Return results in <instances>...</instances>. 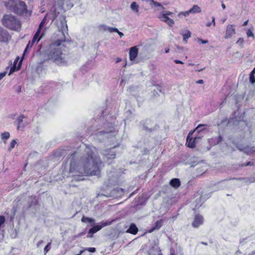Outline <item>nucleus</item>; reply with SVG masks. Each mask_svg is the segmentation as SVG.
I'll return each mask as SVG.
<instances>
[{
  "instance_id": "20e7f679",
  "label": "nucleus",
  "mask_w": 255,
  "mask_h": 255,
  "mask_svg": "<svg viewBox=\"0 0 255 255\" xmlns=\"http://www.w3.org/2000/svg\"><path fill=\"white\" fill-rule=\"evenodd\" d=\"M1 21L5 27L11 30L19 31L20 29V21L16 16L11 14L4 15Z\"/></svg>"
},
{
  "instance_id": "680f3d73",
  "label": "nucleus",
  "mask_w": 255,
  "mask_h": 255,
  "mask_svg": "<svg viewBox=\"0 0 255 255\" xmlns=\"http://www.w3.org/2000/svg\"><path fill=\"white\" fill-rule=\"evenodd\" d=\"M169 51V49L167 48L165 49V53H167Z\"/></svg>"
},
{
  "instance_id": "ea45409f",
  "label": "nucleus",
  "mask_w": 255,
  "mask_h": 255,
  "mask_svg": "<svg viewBox=\"0 0 255 255\" xmlns=\"http://www.w3.org/2000/svg\"><path fill=\"white\" fill-rule=\"evenodd\" d=\"M253 164H254V162H252L251 161H249V162H247L246 164H242V166H251V165H253Z\"/></svg>"
},
{
  "instance_id": "09e8293b",
  "label": "nucleus",
  "mask_w": 255,
  "mask_h": 255,
  "mask_svg": "<svg viewBox=\"0 0 255 255\" xmlns=\"http://www.w3.org/2000/svg\"><path fill=\"white\" fill-rule=\"evenodd\" d=\"M212 22L213 23L214 26H215V17H214V16H213L212 17Z\"/></svg>"
},
{
  "instance_id": "4d7b16f0",
  "label": "nucleus",
  "mask_w": 255,
  "mask_h": 255,
  "mask_svg": "<svg viewBox=\"0 0 255 255\" xmlns=\"http://www.w3.org/2000/svg\"><path fill=\"white\" fill-rule=\"evenodd\" d=\"M212 24V22H208L207 24H206V26H208V27H209L211 26Z\"/></svg>"
},
{
  "instance_id": "393cba45",
  "label": "nucleus",
  "mask_w": 255,
  "mask_h": 255,
  "mask_svg": "<svg viewBox=\"0 0 255 255\" xmlns=\"http://www.w3.org/2000/svg\"><path fill=\"white\" fill-rule=\"evenodd\" d=\"M105 30L108 31L110 33L112 32H119V30L118 28L116 27H111L109 26H107L106 28H105Z\"/></svg>"
},
{
  "instance_id": "5fc2aeb1",
  "label": "nucleus",
  "mask_w": 255,
  "mask_h": 255,
  "mask_svg": "<svg viewBox=\"0 0 255 255\" xmlns=\"http://www.w3.org/2000/svg\"><path fill=\"white\" fill-rule=\"evenodd\" d=\"M221 6H222V8H223V9H225L226 8V5H225V4H224V3H223L222 4Z\"/></svg>"
},
{
  "instance_id": "7ed1b4c3",
  "label": "nucleus",
  "mask_w": 255,
  "mask_h": 255,
  "mask_svg": "<svg viewBox=\"0 0 255 255\" xmlns=\"http://www.w3.org/2000/svg\"><path fill=\"white\" fill-rule=\"evenodd\" d=\"M4 5L7 9L19 15L27 13L25 3L20 0H8L4 2Z\"/></svg>"
},
{
  "instance_id": "a19ab883",
  "label": "nucleus",
  "mask_w": 255,
  "mask_h": 255,
  "mask_svg": "<svg viewBox=\"0 0 255 255\" xmlns=\"http://www.w3.org/2000/svg\"><path fill=\"white\" fill-rule=\"evenodd\" d=\"M87 250L90 252L94 253L96 251V249L95 248H89L87 249Z\"/></svg>"
},
{
  "instance_id": "bb28decb",
  "label": "nucleus",
  "mask_w": 255,
  "mask_h": 255,
  "mask_svg": "<svg viewBox=\"0 0 255 255\" xmlns=\"http://www.w3.org/2000/svg\"><path fill=\"white\" fill-rule=\"evenodd\" d=\"M151 3L154 5L155 7H160L162 9H164V7L160 3L154 1V0L150 1Z\"/></svg>"
},
{
  "instance_id": "f8f14e48",
  "label": "nucleus",
  "mask_w": 255,
  "mask_h": 255,
  "mask_svg": "<svg viewBox=\"0 0 255 255\" xmlns=\"http://www.w3.org/2000/svg\"><path fill=\"white\" fill-rule=\"evenodd\" d=\"M107 223L105 222L101 223V225H97L93 227L89 231L88 233L89 234H93L96 233L97 232L100 231L103 227H105L107 225Z\"/></svg>"
},
{
  "instance_id": "a211bd4d",
  "label": "nucleus",
  "mask_w": 255,
  "mask_h": 255,
  "mask_svg": "<svg viewBox=\"0 0 255 255\" xmlns=\"http://www.w3.org/2000/svg\"><path fill=\"white\" fill-rule=\"evenodd\" d=\"M201 11V8L197 5H194L193 7L189 10V12L193 13H200Z\"/></svg>"
},
{
  "instance_id": "ddd939ff",
  "label": "nucleus",
  "mask_w": 255,
  "mask_h": 255,
  "mask_svg": "<svg viewBox=\"0 0 255 255\" xmlns=\"http://www.w3.org/2000/svg\"><path fill=\"white\" fill-rule=\"evenodd\" d=\"M43 35L44 34L43 33L41 34V30H40V29H37L36 32L35 33L33 37V42H35L36 41L37 42L39 41L43 36Z\"/></svg>"
},
{
  "instance_id": "8fccbe9b",
  "label": "nucleus",
  "mask_w": 255,
  "mask_h": 255,
  "mask_svg": "<svg viewBox=\"0 0 255 255\" xmlns=\"http://www.w3.org/2000/svg\"><path fill=\"white\" fill-rule=\"evenodd\" d=\"M196 82L197 84H203L204 83V81L202 79H200V80L197 81Z\"/></svg>"
},
{
  "instance_id": "c756f323",
  "label": "nucleus",
  "mask_w": 255,
  "mask_h": 255,
  "mask_svg": "<svg viewBox=\"0 0 255 255\" xmlns=\"http://www.w3.org/2000/svg\"><path fill=\"white\" fill-rule=\"evenodd\" d=\"M247 35L248 37H252L253 39L255 38L254 34L252 31V30L250 29H248L247 32Z\"/></svg>"
},
{
  "instance_id": "774afa93",
  "label": "nucleus",
  "mask_w": 255,
  "mask_h": 255,
  "mask_svg": "<svg viewBox=\"0 0 255 255\" xmlns=\"http://www.w3.org/2000/svg\"><path fill=\"white\" fill-rule=\"evenodd\" d=\"M158 255H162L161 254H158Z\"/></svg>"
},
{
  "instance_id": "f257e3e1",
  "label": "nucleus",
  "mask_w": 255,
  "mask_h": 255,
  "mask_svg": "<svg viewBox=\"0 0 255 255\" xmlns=\"http://www.w3.org/2000/svg\"><path fill=\"white\" fill-rule=\"evenodd\" d=\"M77 152L71 154L68 158L69 162L68 171H63V175L67 176L79 177L77 179L82 180L81 177L88 175H99L103 163L97 155L96 149L86 146L82 155L80 156Z\"/></svg>"
},
{
  "instance_id": "c03bdc74",
  "label": "nucleus",
  "mask_w": 255,
  "mask_h": 255,
  "mask_svg": "<svg viewBox=\"0 0 255 255\" xmlns=\"http://www.w3.org/2000/svg\"><path fill=\"white\" fill-rule=\"evenodd\" d=\"M144 128L146 130L148 131H151L153 129L151 127L144 126Z\"/></svg>"
},
{
  "instance_id": "f704fd0d",
  "label": "nucleus",
  "mask_w": 255,
  "mask_h": 255,
  "mask_svg": "<svg viewBox=\"0 0 255 255\" xmlns=\"http://www.w3.org/2000/svg\"><path fill=\"white\" fill-rule=\"evenodd\" d=\"M45 20H46V17H44V18L43 19L42 21L40 22L38 29H40V30H41V29L42 28L43 25H44V24L45 23Z\"/></svg>"
},
{
  "instance_id": "6ab92c4d",
  "label": "nucleus",
  "mask_w": 255,
  "mask_h": 255,
  "mask_svg": "<svg viewBox=\"0 0 255 255\" xmlns=\"http://www.w3.org/2000/svg\"><path fill=\"white\" fill-rule=\"evenodd\" d=\"M130 8L135 13L138 14L139 5L136 2H132L130 4Z\"/></svg>"
},
{
  "instance_id": "2f4dec72",
  "label": "nucleus",
  "mask_w": 255,
  "mask_h": 255,
  "mask_svg": "<svg viewBox=\"0 0 255 255\" xmlns=\"http://www.w3.org/2000/svg\"><path fill=\"white\" fill-rule=\"evenodd\" d=\"M112 131V129H110L108 131H104V130H102V131H100L99 132H98L96 134L97 135H102V134H107V133H108L109 132H111V131Z\"/></svg>"
},
{
  "instance_id": "69168bd1",
  "label": "nucleus",
  "mask_w": 255,
  "mask_h": 255,
  "mask_svg": "<svg viewBox=\"0 0 255 255\" xmlns=\"http://www.w3.org/2000/svg\"><path fill=\"white\" fill-rule=\"evenodd\" d=\"M66 29H67V25L66 24V27H65Z\"/></svg>"
},
{
  "instance_id": "39448f33",
  "label": "nucleus",
  "mask_w": 255,
  "mask_h": 255,
  "mask_svg": "<svg viewBox=\"0 0 255 255\" xmlns=\"http://www.w3.org/2000/svg\"><path fill=\"white\" fill-rule=\"evenodd\" d=\"M103 155L104 161L110 164L112 160L115 158L116 152L114 149H106L103 151Z\"/></svg>"
},
{
  "instance_id": "0eeeda50",
  "label": "nucleus",
  "mask_w": 255,
  "mask_h": 255,
  "mask_svg": "<svg viewBox=\"0 0 255 255\" xmlns=\"http://www.w3.org/2000/svg\"><path fill=\"white\" fill-rule=\"evenodd\" d=\"M236 33L235 25L229 24L227 26L225 38L226 39L231 38Z\"/></svg>"
},
{
  "instance_id": "49530a36",
  "label": "nucleus",
  "mask_w": 255,
  "mask_h": 255,
  "mask_svg": "<svg viewBox=\"0 0 255 255\" xmlns=\"http://www.w3.org/2000/svg\"><path fill=\"white\" fill-rule=\"evenodd\" d=\"M43 243V241L42 240H40L39 241L37 244V246L38 247H40L41 246V245H42V244Z\"/></svg>"
},
{
  "instance_id": "a878e982",
  "label": "nucleus",
  "mask_w": 255,
  "mask_h": 255,
  "mask_svg": "<svg viewBox=\"0 0 255 255\" xmlns=\"http://www.w3.org/2000/svg\"><path fill=\"white\" fill-rule=\"evenodd\" d=\"M1 138L3 140H7L10 137V133L8 132H4L1 134Z\"/></svg>"
},
{
  "instance_id": "412c9836",
  "label": "nucleus",
  "mask_w": 255,
  "mask_h": 255,
  "mask_svg": "<svg viewBox=\"0 0 255 255\" xmlns=\"http://www.w3.org/2000/svg\"><path fill=\"white\" fill-rule=\"evenodd\" d=\"M81 221L83 223L89 222L91 223H94L95 222V220L93 219L85 217H83L82 218Z\"/></svg>"
},
{
  "instance_id": "1a4fd4ad",
  "label": "nucleus",
  "mask_w": 255,
  "mask_h": 255,
  "mask_svg": "<svg viewBox=\"0 0 255 255\" xmlns=\"http://www.w3.org/2000/svg\"><path fill=\"white\" fill-rule=\"evenodd\" d=\"M23 57H24V55H23L22 57H21V59L19 62V63L17 67H16V64H17V61L19 60V57H16V59L14 61L13 66L10 68V71L8 74L9 75H11L14 72L19 70V69H20V68L21 67V63H22V59H23Z\"/></svg>"
},
{
  "instance_id": "9d476101",
  "label": "nucleus",
  "mask_w": 255,
  "mask_h": 255,
  "mask_svg": "<svg viewBox=\"0 0 255 255\" xmlns=\"http://www.w3.org/2000/svg\"><path fill=\"white\" fill-rule=\"evenodd\" d=\"M138 49L136 46H133L129 49V58L130 61L135 60L137 56Z\"/></svg>"
},
{
  "instance_id": "58836bf2",
  "label": "nucleus",
  "mask_w": 255,
  "mask_h": 255,
  "mask_svg": "<svg viewBox=\"0 0 255 255\" xmlns=\"http://www.w3.org/2000/svg\"><path fill=\"white\" fill-rule=\"evenodd\" d=\"M244 40L243 38H240L237 41V43H239L241 45H242L244 43Z\"/></svg>"
},
{
  "instance_id": "603ef678",
  "label": "nucleus",
  "mask_w": 255,
  "mask_h": 255,
  "mask_svg": "<svg viewBox=\"0 0 255 255\" xmlns=\"http://www.w3.org/2000/svg\"><path fill=\"white\" fill-rule=\"evenodd\" d=\"M170 255H175V252L173 250H170Z\"/></svg>"
},
{
  "instance_id": "e433bc0d",
  "label": "nucleus",
  "mask_w": 255,
  "mask_h": 255,
  "mask_svg": "<svg viewBox=\"0 0 255 255\" xmlns=\"http://www.w3.org/2000/svg\"><path fill=\"white\" fill-rule=\"evenodd\" d=\"M51 243H49L45 247L44 252L45 254H46L50 249Z\"/></svg>"
},
{
  "instance_id": "c85d7f7f",
  "label": "nucleus",
  "mask_w": 255,
  "mask_h": 255,
  "mask_svg": "<svg viewBox=\"0 0 255 255\" xmlns=\"http://www.w3.org/2000/svg\"><path fill=\"white\" fill-rule=\"evenodd\" d=\"M189 13H190V12H189V10L184 12H180L178 13V16L179 17H181V16H187Z\"/></svg>"
},
{
  "instance_id": "864d4df0",
  "label": "nucleus",
  "mask_w": 255,
  "mask_h": 255,
  "mask_svg": "<svg viewBox=\"0 0 255 255\" xmlns=\"http://www.w3.org/2000/svg\"><path fill=\"white\" fill-rule=\"evenodd\" d=\"M248 21H249V20H247V21H245V22H244V23H243V26H246V25H247L248 24Z\"/></svg>"
},
{
  "instance_id": "dca6fc26",
  "label": "nucleus",
  "mask_w": 255,
  "mask_h": 255,
  "mask_svg": "<svg viewBox=\"0 0 255 255\" xmlns=\"http://www.w3.org/2000/svg\"><path fill=\"white\" fill-rule=\"evenodd\" d=\"M162 223L163 220L157 221L155 223L154 226L149 231V233H151L155 230L159 229L162 226Z\"/></svg>"
},
{
  "instance_id": "4c0bfd02",
  "label": "nucleus",
  "mask_w": 255,
  "mask_h": 255,
  "mask_svg": "<svg viewBox=\"0 0 255 255\" xmlns=\"http://www.w3.org/2000/svg\"><path fill=\"white\" fill-rule=\"evenodd\" d=\"M203 126H204L203 125H198V127L196 128L195 131L197 130L198 132H201L202 130V129H200V128Z\"/></svg>"
},
{
  "instance_id": "6e6d98bb",
  "label": "nucleus",
  "mask_w": 255,
  "mask_h": 255,
  "mask_svg": "<svg viewBox=\"0 0 255 255\" xmlns=\"http://www.w3.org/2000/svg\"><path fill=\"white\" fill-rule=\"evenodd\" d=\"M122 61V59L120 58H118L116 60V63H118Z\"/></svg>"
},
{
  "instance_id": "473e14b6",
  "label": "nucleus",
  "mask_w": 255,
  "mask_h": 255,
  "mask_svg": "<svg viewBox=\"0 0 255 255\" xmlns=\"http://www.w3.org/2000/svg\"><path fill=\"white\" fill-rule=\"evenodd\" d=\"M255 150H254L253 148H250V147H246L245 148V152H246L247 154H250L251 153H253Z\"/></svg>"
},
{
  "instance_id": "338daca9",
  "label": "nucleus",
  "mask_w": 255,
  "mask_h": 255,
  "mask_svg": "<svg viewBox=\"0 0 255 255\" xmlns=\"http://www.w3.org/2000/svg\"><path fill=\"white\" fill-rule=\"evenodd\" d=\"M203 70V69H201V70H199L198 71H201Z\"/></svg>"
},
{
  "instance_id": "9b49d317",
  "label": "nucleus",
  "mask_w": 255,
  "mask_h": 255,
  "mask_svg": "<svg viewBox=\"0 0 255 255\" xmlns=\"http://www.w3.org/2000/svg\"><path fill=\"white\" fill-rule=\"evenodd\" d=\"M203 223V218L201 215H196L192 223V226L197 228Z\"/></svg>"
},
{
  "instance_id": "a18cd8bd",
  "label": "nucleus",
  "mask_w": 255,
  "mask_h": 255,
  "mask_svg": "<svg viewBox=\"0 0 255 255\" xmlns=\"http://www.w3.org/2000/svg\"><path fill=\"white\" fill-rule=\"evenodd\" d=\"M163 13H164V14H166V15L168 16L169 15H172L173 14V13L172 12H170L169 11H166V12H162Z\"/></svg>"
},
{
  "instance_id": "bf43d9fd",
  "label": "nucleus",
  "mask_w": 255,
  "mask_h": 255,
  "mask_svg": "<svg viewBox=\"0 0 255 255\" xmlns=\"http://www.w3.org/2000/svg\"><path fill=\"white\" fill-rule=\"evenodd\" d=\"M251 73H252V74H255V67L253 69V71L251 72Z\"/></svg>"
},
{
  "instance_id": "b1692460",
  "label": "nucleus",
  "mask_w": 255,
  "mask_h": 255,
  "mask_svg": "<svg viewBox=\"0 0 255 255\" xmlns=\"http://www.w3.org/2000/svg\"><path fill=\"white\" fill-rule=\"evenodd\" d=\"M23 118H24V116L22 115H21L19 116L18 117H17V118L16 119V121L17 122V124H18L17 127V129H19V127H20V125L22 122Z\"/></svg>"
},
{
  "instance_id": "423d86ee",
  "label": "nucleus",
  "mask_w": 255,
  "mask_h": 255,
  "mask_svg": "<svg viewBox=\"0 0 255 255\" xmlns=\"http://www.w3.org/2000/svg\"><path fill=\"white\" fill-rule=\"evenodd\" d=\"M193 132H190L187 137L186 144L188 147L190 148H194L196 146V143L200 139V136H195L194 138L191 137Z\"/></svg>"
},
{
  "instance_id": "4468645a",
  "label": "nucleus",
  "mask_w": 255,
  "mask_h": 255,
  "mask_svg": "<svg viewBox=\"0 0 255 255\" xmlns=\"http://www.w3.org/2000/svg\"><path fill=\"white\" fill-rule=\"evenodd\" d=\"M138 231V228L136 227V225L132 223L130 225L129 228L127 231V233L135 235L137 233Z\"/></svg>"
},
{
  "instance_id": "052dcab7",
  "label": "nucleus",
  "mask_w": 255,
  "mask_h": 255,
  "mask_svg": "<svg viewBox=\"0 0 255 255\" xmlns=\"http://www.w3.org/2000/svg\"><path fill=\"white\" fill-rule=\"evenodd\" d=\"M248 255H255V251L253 252L251 254H249Z\"/></svg>"
},
{
  "instance_id": "79ce46f5",
  "label": "nucleus",
  "mask_w": 255,
  "mask_h": 255,
  "mask_svg": "<svg viewBox=\"0 0 255 255\" xmlns=\"http://www.w3.org/2000/svg\"><path fill=\"white\" fill-rule=\"evenodd\" d=\"M198 40L200 41L202 44H206L208 43V41L207 40H203L201 39H198Z\"/></svg>"
},
{
  "instance_id": "f03ea898",
  "label": "nucleus",
  "mask_w": 255,
  "mask_h": 255,
  "mask_svg": "<svg viewBox=\"0 0 255 255\" xmlns=\"http://www.w3.org/2000/svg\"><path fill=\"white\" fill-rule=\"evenodd\" d=\"M60 40H57L49 46V52L47 53L48 59L52 60L59 65H63L66 61L63 57V53L59 46L61 45Z\"/></svg>"
},
{
  "instance_id": "13d9d810",
  "label": "nucleus",
  "mask_w": 255,
  "mask_h": 255,
  "mask_svg": "<svg viewBox=\"0 0 255 255\" xmlns=\"http://www.w3.org/2000/svg\"><path fill=\"white\" fill-rule=\"evenodd\" d=\"M241 253V252L240 251H237L236 252V255H238L240 254Z\"/></svg>"
},
{
  "instance_id": "e2e57ef3",
  "label": "nucleus",
  "mask_w": 255,
  "mask_h": 255,
  "mask_svg": "<svg viewBox=\"0 0 255 255\" xmlns=\"http://www.w3.org/2000/svg\"><path fill=\"white\" fill-rule=\"evenodd\" d=\"M201 244H203V245H207V243H206V242H202Z\"/></svg>"
},
{
  "instance_id": "c9c22d12",
  "label": "nucleus",
  "mask_w": 255,
  "mask_h": 255,
  "mask_svg": "<svg viewBox=\"0 0 255 255\" xmlns=\"http://www.w3.org/2000/svg\"><path fill=\"white\" fill-rule=\"evenodd\" d=\"M250 81L252 84H254L255 83V77L254 74H252V73L250 74Z\"/></svg>"
},
{
  "instance_id": "cd10ccee",
  "label": "nucleus",
  "mask_w": 255,
  "mask_h": 255,
  "mask_svg": "<svg viewBox=\"0 0 255 255\" xmlns=\"http://www.w3.org/2000/svg\"><path fill=\"white\" fill-rule=\"evenodd\" d=\"M16 144V141L14 139H12L10 142L9 147H8V150L10 151L13 148H14Z\"/></svg>"
},
{
  "instance_id": "f3484780",
  "label": "nucleus",
  "mask_w": 255,
  "mask_h": 255,
  "mask_svg": "<svg viewBox=\"0 0 255 255\" xmlns=\"http://www.w3.org/2000/svg\"><path fill=\"white\" fill-rule=\"evenodd\" d=\"M170 184L172 187L174 188H178L180 185V181L179 179L174 178L171 180Z\"/></svg>"
},
{
  "instance_id": "aec40b11",
  "label": "nucleus",
  "mask_w": 255,
  "mask_h": 255,
  "mask_svg": "<svg viewBox=\"0 0 255 255\" xmlns=\"http://www.w3.org/2000/svg\"><path fill=\"white\" fill-rule=\"evenodd\" d=\"M182 34L183 37V41L186 42H187V39L191 37V32L188 30H187L185 33H182Z\"/></svg>"
},
{
  "instance_id": "2eb2a0df",
  "label": "nucleus",
  "mask_w": 255,
  "mask_h": 255,
  "mask_svg": "<svg viewBox=\"0 0 255 255\" xmlns=\"http://www.w3.org/2000/svg\"><path fill=\"white\" fill-rule=\"evenodd\" d=\"M124 193V189L119 187L114 189L112 192L113 196H120Z\"/></svg>"
},
{
  "instance_id": "4be33fe9",
  "label": "nucleus",
  "mask_w": 255,
  "mask_h": 255,
  "mask_svg": "<svg viewBox=\"0 0 255 255\" xmlns=\"http://www.w3.org/2000/svg\"><path fill=\"white\" fill-rule=\"evenodd\" d=\"M159 18L160 19V20L165 22L167 21V20L169 18V17H168V16L166 15V14H164L163 13H161L160 14L159 16Z\"/></svg>"
},
{
  "instance_id": "0e129e2a",
  "label": "nucleus",
  "mask_w": 255,
  "mask_h": 255,
  "mask_svg": "<svg viewBox=\"0 0 255 255\" xmlns=\"http://www.w3.org/2000/svg\"><path fill=\"white\" fill-rule=\"evenodd\" d=\"M189 65H190V66H193L194 64H192V63H190V64H189Z\"/></svg>"
},
{
  "instance_id": "5701e85b",
  "label": "nucleus",
  "mask_w": 255,
  "mask_h": 255,
  "mask_svg": "<svg viewBox=\"0 0 255 255\" xmlns=\"http://www.w3.org/2000/svg\"><path fill=\"white\" fill-rule=\"evenodd\" d=\"M34 43V42H33V40H32L31 41H29L28 43L27 44V46H26V48H25V50L24 51L23 55H24L26 54V53L27 52V50L29 49H30L32 47V46H33Z\"/></svg>"
},
{
  "instance_id": "6e6552de",
  "label": "nucleus",
  "mask_w": 255,
  "mask_h": 255,
  "mask_svg": "<svg viewBox=\"0 0 255 255\" xmlns=\"http://www.w3.org/2000/svg\"><path fill=\"white\" fill-rule=\"evenodd\" d=\"M10 38V36L7 31L0 27V41H8Z\"/></svg>"
},
{
  "instance_id": "72a5a7b5",
  "label": "nucleus",
  "mask_w": 255,
  "mask_h": 255,
  "mask_svg": "<svg viewBox=\"0 0 255 255\" xmlns=\"http://www.w3.org/2000/svg\"><path fill=\"white\" fill-rule=\"evenodd\" d=\"M195 202L197 203V204H196V205L195 206V208H198L202 205V203H201V198H200L198 199H196Z\"/></svg>"
},
{
  "instance_id": "3c124183",
  "label": "nucleus",
  "mask_w": 255,
  "mask_h": 255,
  "mask_svg": "<svg viewBox=\"0 0 255 255\" xmlns=\"http://www.w3.org/2000/svg\"><path fill=\"white\" fill-rule=\"evenodd\" d=\"M117 33H118V34L119 35V36L122 37L124 36V33H122V32H120L119 30V32H117Z\"/></svg>"
},
{
  "instance_id": "7c9ffc66",
  "label": "nucleus",
  "mask_w": 255,
  "mask_h": 255,
  "mask_svg": "<svg viewBox=\"0 0 255 255\" xmlns=\"http://www.w3.org/2000/svg\"><path fill=\"white\" fill-rule=\"evenodd\" d=\"M166 23H167L170 27H172L174 24V21L173 19L169 18L166 22Z\"/></svg>"
},
{
  "instance_id": "de8ad7c7",
  "label": "nucleus",
  "mask_w": 255,
  "mask_h": 255,
  "mask_svg": "<svg viewBox=\"0 0 255 255\" xmlns=\"http://www.w3.org/2000/svg\"><path fill=\"white\" fill-rule=\"evenodd\" d=\"M174 62L176 64H183V62L179 60H175Z\"/></svg>"
},
{
  "instance_id": "37998d69",
  "label": "nucleus",
  "mask_w": 255,
  "mask_h": 255,
  "mask_svg": "<svg viewBox=\"0 0 255 255\" xmlns=\"http://www.w3.org/2000/svg\"><path fill=\"white\" fill-rule=\"evenodd\" d=\"M6 72H4L0 73V80H1L6 75Z\"/></svg>"
}]
</instances>
